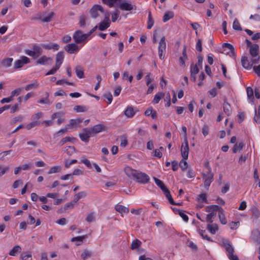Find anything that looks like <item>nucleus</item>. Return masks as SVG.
<instances>
[{
  "instance_id": "nucleus-1",
  "label": "nucleus",
  "mask_w": 260,
  "mask_h": 260,
  "mask_svg": "<svg viewBox=\"0 0 260 260\" xmlns=\"http://www.w3.org/2000/svg\"><path fill=\"white\" fill-rule=\"evenodd\" d=\"M166 38L163 36L161 38L159 41L158 46V53L159 59L164 60L165 59V54L166 52Z\"/></svg>"
},
{
  "instance_id": "nucleus-2",
  "label": "nucleus",
  "mask_w": 260,
  "mask_h": 260,
  "mask_svg": "<svg viewBox=\"0 0 260 260\" xmlns=\"http://www.w3.org/2000/svg\"><path fill=\"white\" fill-rule=\"evenodd\" d=\"M88 37L89 34H83L82 31L78 30L74 32L73 38L76 43L79 44L84 42Z\"/></svg>"
},
{
  "instance_id": "nucleus-3",
  "label": "nucleus",
  "mask_w": 260,
  "mask_h": 260,
  "mask_svg": "<svg viewBox=\"0 0 260 260\" xmlns=\"http://www.w3.org/2000/svg\"><path fill=\"white\" fill-rule=\"evenodd\" d=\"M203 179L204 182V186L208 188L213 180V173L212 172L210 168L209 169L207 173L203 174Z\"/></svg>"
},
{
  "instance_id": "nucleus-4",
  "label": "nucleus",
  "mask_w": 260,
  "mask_h": 260,
  "mask_svg": "<svg viewBox=\"0 0 260 260\" xmlns=\"http://www.w3.org/2000/svg\"><path fill=\"white\" fill-rule=\"evenodd\" d=\"M139 183L146 184L149 181V177L145 173L137 171L134 178Z\"/></svg>"
},
{
  "instance_id": "nucleus-5",
  "label": "nucleus",
  "mask_w": 260,
  "mask_h": 260,
  "mask_svg": "<svg viewBox=\"0 0 260 260\" xmlns=\"http://www.w3.org/2000/svg\"><path fill=\"white\" fill-rule=\"evenodd\" d=\"M54 15L55 13L53 12H50L49 13L42 12L38 14V18L43 22H49L52 20Z\"/></svg>"
},
{
  "instance_id": "nucleus-6",
  "label": "nucleus",
  "mask_w": 260,
  "mask_h": 260,
  "mask_svg": "<svg viewBox=\"0 0 260 260\" xmlns=\"http://www.w3.org/2000/svg\"><path fill=\"white\" fill-rule=\"evenodd\" d=\"M92 133L90 128H85L79 134L81 140L84 142H88L89 138L92 136Z\"/></svg>"
},
{
  "instance_id": "nucleus-7",
  "label": "nucleus",
  "mask_w": 260,
  "mask_h": 260,
  "mask_svg": "<svg viewBox=\"0 0 260 260\" xmlns=\"http://www.w3.org/2000/svg\"><path fill=\"white\" fill-rule=\"evenodd\" d=\"M42 52L41 48L38 46H35L32 50H26L25 53L33 58H37Z\"/></svg>"
},
{
  "instance_id": "nucleus-8",
  "label": "nucleus",
  "mask_w": 260,
  "mask_h": 260,
  "mask_svg": "<svg viewBox=\"0 0 260 260\" xmlns=\"http://www.w3.org/2000/svg\"><path fill=\"white\" fill-rule=\"evenodd\" d=\"M109 13L105 11L104 14V20L102 21L99 25V29L101 30H104L110 26V22L109 19Z\"/></svg>"
},
{
  "instance_id": "nucleus-9",
  "label": "nucleus",
  "mask_w": 260,
  "mask_h": 260,
  "mask_svg": "<svg viewBox=\"0 0 260 260\" xmlns=\"http://www.w3.org/2000/svg\"><path fill=\"white\" fill-rule=\"evenodd\" d=\"M224 246L227 252L228 256L230 260H239L237 255L234 254V248L230 244L225 243Z\"/></svg>"
},
{
  "instance_id": "nucleus-10",
  "label": "nucleus",
  "mask_w": 260,
  "mask_h": 260,
  "mask_svg": "<svg viewBox=\"0 0 260 260\" xmlns=\"http://www.w3.org/2000/svg\"><path fill=\"white\" fill-rule=\"evenodd\" d=\"M82 119L80 118L71 119L70 120L68 124H67V128L69 129H77L80 127V123Z\"/></svg>"
},
{
  "instance_id": "nucleus-11",
  "label": "nucleus",
  "mask_w": 260,
  "mask_h": 260,
  "mask_svg": "<svg viewBox=\"0 0 260 260\" xmlns=\"http://www.w3.org/2000/svg\"><path fill=\"white\" fill-rule=\"evenodd\" d=\"M91 16L95 18L101 15V14H105V11H104L103 8L100 5H94L90 11Z\"/></svg>"
},
{
  "instance_id": "nucleus-12",
  "label": "nucleus",
  "mask_w": 260,
  "mask_h": 260,
  "mask_svg": "<svg viewBox=\"0 0 260 260\" xmlns=\"http://www.w3.org/2000/svg\"><path fill=\"white\" fill-rule=\"evenodd\" d=\"M189 146L187 139H184L181 148V153L184 159H187L188 156Z\"/></svg>"
},
{
  "instance_id": "nucleus-13",
  "label": "nucleus",
  "mask_w": 260,
  "mask_h": 260,
  "mask_svg": "<svg viewBox=\"0 0 260 260\" xmlns=\"http://www.w3.org/2000/svg\"><path fill=\"white\" fill-rule=\"evenodd\" d=\"M77 43H71L69 44L64 47V50L70 54H74L77 53L80 49Z\"/></svg>"
},
{
  "instance_id": "nucleus-14",
  "label": "nucleus",
  "mask_w": 260,
  "mask_h": 260,
  "mask_svg": "<svg viewBox=\"0 0 260 260\" xmlns=\"http://www.w3.org/2000/svg\"><path fill=\"white\" fill-rule=\"evenodd\" d=\"M30 62V59L26 56H22L20 59L16 60L14 62V68L19 69L22 67L24 64Z\"/></svg>"
},
{
  "instance_id": "nucleus-15",
  "label": "nucleus",
  "mask_w": 260,
  "mask_h": 260,
  "mask_svg": "<svg viewBox=\"0 0 260 260\" xmlns=\"http://www.w3.org/2000/svg\"><path fill=\"white\" fill-rule=\"evenodd\" d=\"M52 62V58L50 57H47L45 55H43L39 57L35 62V64H41V65H49Z\"/></svg>"
},
{
  "instance_id": "nucleus-16",
  "label": "nucleus",
  "mask_w": 260,
  "mask_h": 260,
  "mask_svg": "<svg viewBox=\"0 0 260 260\" xmlns=\"http://www.w3.org/2000/svg\"><path fill=\"white\" fill-rule=\"evenodd\" d=\"M207 197L205 193L201 194L197 199V207L199 209L202 208L206 204H208Z\"/></svg>"
},
{
  "instance_id": "nucleus-17",
  "label": "nucleus",
  "mask_w": 260,
  "mask_h": 260,
  "mask_svg": "<svg viewBox=\"0 0 260 260\" xmlns=\"http://www.w3.org/2000/svg\"><path fill=\"white\" fill-rule=\"evenodd\" d=\"M223 46L228 49L229 51L225 52V49L224 50V53L229 55L231 57L233 58H235V53L234 52V48L233 45L229 43H224Z\"/></svg>"
},
{
  "instance_id": "nucleus-18",
  "label": "nucleus",
  "mask_w": 260,
  "mask_h": 260,
  "mask_svg": "<svg viewBox=\"0 0 260 260\" xmlns=\"http://www.w3.org/2000/svg\"><path fill=\"white\" fill-rule=\"evenodd\" d=\"M124 171L126 175L130 178L134 179L135 177L136 173L137 172V170L133 169L132 168L126 166L124 169Z\"/></svg>"
},
{
  "instance_id": "nucleus-19",
  "label": "nucleus",
  "mask_w": 260,
  "mask_h": 260,
  "mask_svg": "<svg viewBox=\"0 0 260 260\" xmlns=\"http://www.w3.org/2000/svg\"><path fill=\"white\" fill-rule=\"evenodd\" d=\"M92 134H97L106 131V127L102 124H98L90 128Z\"/></svg>"
},
{
  "instance_id": "nucleus-20",
  "label": "nucleus",
  "mask_w": 260,
  "mask_h": 260,
  "mask_svg": "<svg viewBox=\"0 0 260 260\" xmlns=\"http://www.w3.org/2000/svg\"><path fill=\"white\" fill-rule=\"evenodd\" d=\"M42 47L45 49L53 50L54 51H57L59 49V45L58 44L51 42L43 44Z\"/></svg>"
},
{
  "instance_id": "nucleus-21",
  "label": "nucleus",
  "mask_w": 260,
  "mask_h": 260,
  "mask_svg": "<svg viewBox=\"0 0 260 260\" xmlns=\"http://www.w3.org/2000/svg\"><path fill=\"white\" fill-rule=\"evenodd\" d=\"M259 46L257 44H253L249 48V53L251 57H259Z\"/></svg>"
},
{
  "instance_id": "nucleus-22",
  "label": "nucleus",
  "mask_w": 260,
  "mask_h": 260,
  "mask_svg": "<svg viewBox=\"0 0 260 260\" xmlns=\"http://www.w3.org/2000/svg\"><path fill=\"white\" fill-rule=\"evenodd\" d=\"M136 110L131 106H127L124 111V115L127 118H132L136 114Z\"/></svg>"
},
{
  "instance_id": "nucleus-23",
  "label": "nucleus",
  "mask_w": 260,
  "mask_h": 260,
  "mask_svg": "<svg viewBox=\"0 0 260 260\" xmlns=\"http://www.w3.org/2000/svg\"><path fill=\"white\" fill-rule=\"evenodd\" d=\"M241 63L243 67L245 69L250 70L251 69V63L247 57L245 56H242L241 57Z\"/></svg>"
},
{
  "instance_id": "nucleus-24",
  "label": "nucleus",
  "mask_w": 260,
  "mask_h": 260,
  "mask_svg": "<svg viewBox=\"0 0 260 260\" xmlns=\"http://www.w3.org/2000/svg\"><path fill=\"white\" fill-rule=\"evenodd\" d=\"M246 92L248 103L251 104H254V96L253 89L250 87H247Z\"/></svg>"
},
{
  "instance_id": "nucleus-25",
  "label": "nucleus",
  "mask_w": 260,
  "mask_h": 260,
  "mask_svg": "<svg viewBox=\"0 0 260 260\" xmlns=\"http://www.w3.org/2000/svg\"><path fill=\"white\" fill-rule=\"evenodd\" d=\"M218 217L220 223L222 224L227 223V220L225 217L224 211L222 208H218Z\"/></svg>"
},
{
  "instance_id": "nucleus-26",
  "label": "nucleus",
  "mask_w": 260,
  "mask_h": 260,
  "mask_svg": "<svg viewBox=\"0 0 260 260\" xmlns=\"http://www.w3.org/2000/svg\"><path fill=\"white\" fill-rule=\"evenodd\" d=\"M64 59V54L62 52H59L56 55L55 65L60 67Z\"/></svg>"
},
{
  "instance_id": "nucleus-27",
  "label": "nucleus",
  "mask_w": 260,
  "mask_h": 260,
  "mask_svg": "<svg viewBox=\"0 0 260 260\" xmlns=\"http://www.w3.org/2000/svg\"><path fill=\"white\" fill-rule=\"evenodd\" d=\"M63 115L62 112H56L52 115V119H55L56 118H57L56 123L58 125H60L63 121L64 119L61 118V116Z\"/></svg>"
},
{
  "instance_id": "nucleus-28",
  "label": "nucleus",
  "mask_w": 260,
  "mask_h": 260,
  "mask_svg": "<svg viewBox=\"0 0 260 260\" xmlns=\"http://www.w3.org/2000/svg\"><path fill=\"white\" fill-rule=\"evenodd\" d=\"M21 250V247L19 245H16L14 246L13 248L9 251V254L12 256H15L18 253H20Z\"/></svg>"
},
{
  "instance_id": "nucleus-29",
  "label": "nucleus",
  "mask_w": 260,
  "mask_h": 260,
  "mask_svg": "<svg viewBox=\"0 0 260 260\" xmlns=\"http://www.w3.org/2000/svg\"><path fill=\"white\" fill-rule=\"evenodd\" d=\"M187 59V55L186 53V48L184 47L182 51V55L179 58V64L181 67H184L185 66V61Z\"/></svg>"
},
{
  "instance_id": "nucleus-30",
  "label": "nucleus",
  "mask_w": 260,
  "mask_h": 260,
  "mask_svg": "<svg viewBox=\"0 0 260 260\" xmlns=\"http://www.w3.org/2000/svg\"><path fill=\"white\" fill-rule=\"evenodd\" d=\"M165 93L162 92H158L156 93L152 100V103L154 104H158L159 101L165 96Z\"/></svg>"
},
{
  "instance_id": "nucleus-31",
  "label": "nucleus",
  "mask_w": 260,
  "mask_h": 260,
  "mask_svg": "<svg viewBox=\"0 0 260 260\" xmlns=\"http://www.w3.org/2000/svg\"><path fill=\"white\" fill-rule=\"evenodd\" d=\"M119 8L122 10L124 11H130L133 9L132 5L127 2H122L119 4Z\"/></svg>"
},
{
  "instance_id": "nucleus-32",
  "label": "nucleus",
  "mask_w": 260,
  "mask_h": 260,
  "mask_svg": "<svg viewBox=\"0 0 260 260\" xmlns=\"http://www.w3.org/2000/svg\"><path fill=\"white\" fill-rule=\"evenodd\" d=\"M115 208L117 212L121 214L128 212V208L121 205L118 204L116 205Z\"/></svg>"
},
{
  "instance_id": "nucleus-33",
  "label": "nucleus",
  "mask_w": 260,
  "mask_h": 260,
  "mask_svg": "<svg viewBox=\"0 0 260 260\" xmlns=\"http://www.w3.org/2000/svg\"><path fill=\"white\" fill-rule=\"evenodd\" d=\"M207 229L211 234H215L218 230V226L217 224H208Z\"/></svg>"
},
{
  "instance_id": "nucleus-34",
  "label": "nucleus",
  "mask_w": 260,
  "mask_h": 260,
  "mask_svg": "<svg viewBox=\"0 0 260 260\" xmlns=\"http://www.w3.org/2000/svg\"><path fill=\"white\" fill-rule=\"evenodd\" d=\"M252 238L255 242L260 243V231L257 230L253 231L252 233Z\"/></svg>"
},
{
  "instance_id": "nucleus-35",
  "label": "nucleus",
  "mask_w": 260,
  "mask_h": 260,
  "mask_svg": "<svg viewBox=\"0 0 260 260\" xmlns=\"http://www.w3.org/2000/svg\"><path fill=\"white\" fill-rule=\"evenodd\" d=\"M20 258L21 260H31L32 254L30 251H25L22 253L20 255Z\"/></svg>"
},
{
  "instance_id": "nucleus-36",
  "label": "nucleus",
  "mask_w": 260,
  "mask_h": 260,
  "mask_svg": "<svg viewBox=\"0 0 260 260\" xmlns=\"http://www.w3.org/2000/svg\"><path fill=\"white\" fill-rule=\"evenodd\" d=\"M174 16V12L172 11H167L166 12L162 18V20L164 22H166L168 21L171 19L173 18Z\"/></svg>"
},
{
  "instance_id": "nucleus-37",
  "label": "nucleus",
  "mask_w": 260,
  "mask_h": 260,
  "mask_svg": "<svg viewBox=\"0 0 260 260\" xmlns=\"http://www.w3.org/2000/svg\"><path fill=\"white\" fill-rule=\"evenodd\" d=\"M39 84L36 80L32 81L31 83L27 84L25 87V90L28 91L31 89H35L38 87Z\"/></svg>"
},
{
  "instance_id": "nucleus-38",
  "label": "nucleus",
  "mask_w": 260,
  "mask_h": 260,
  "mask_svg": "<svg viewBox=\"0 0 260 260\" xmlns=\"http://www.w3.org/2000/svg\"><path fill=\"white\" fill-rule=\"evenodd\" d=\"M75 72L77 76L80 79L83 78L84 76V71L81 66H77L75 68Z\"/></svg>"
},
{
  "instance_id": "nucleus-39",
  "label": "nucleus",
  "mask_w": 260,
  "mask_h": 260,
  "mask_svg": "<svg viewBox=\"0 0 260 260\" xmlns=\"http://www.w3.org/2000/svg\"><path fill=\"white\" fill-rule=\"evenodd\" d=\"M85 238V236H78L73 237L71 239L72 242H76V245L77 246H79L81 244V243L83 242V239Z\"/></svg>"
},
{
  "instance_id": "nucleus-40",
  "label": "nucleus",
  "mask_w": 260,
  "mask_h": 260,
  "mask_svg": "<svg viewBox=\"0 0 260 260\" xmlns=\"http://www.w3.org/2000/svg\"><path fill=\"white\" fill-rule=\"evenodd\" d=\"M86 196V193L85 191H81L76 194L74 196L73 202L76 203L81 198L85 197Z\"/></svg>"
},
{
  "instance_id": "nucleus-41",
  "label": "nucleus",
  "mask_w": 260,
  "mask_h": 260,
  "mask_svg": "<svg viewBox=\"0 0 260 260\" xmlns=\"http://www.w3.org/2000/svg\"><path fill=\"white\" fill-rule=\"evenodd\" d=\"M41 122L40 121H32L28 123L25 125V128L27 130H30L35 126L40 125Z\"/></svg>"
},
{
  "instance_id": "nucleus-42",
  "label": "nucleus",
  "mask_w": 260,
  "mask_h": 260,
  "mask_svg": "<svg viewBox=\"0 0 260 260\" xmlns=\"http://www.w3.org/2000/svg\"><path fill=\"white\" fill-rule=\"evenodd\" d=\"M12 61L13 58L9 57L4 59L2 61V63L4 67L8 68L11 66Z\"/></svg>"
},
{
  "instance_id": "nucleus-43",
  "label": "nucleus",
  "mask_w": 260,
  "mask_h": 260,
  "mask_svg": "<svg viewBox=\"0 0 260 260\" xmlns=\"http://www.w3.org/2000/svg\"><path fill=\"white\" fill-rule=\"evenodd\" d=\"M166 198L168 200L169 202L172 204H175L173 198L170 194L169 191L166 188L165 189L162 190Z\"/></svg>"
},
{
  "instance_id": "nucleus-44",
  "label": "nucleus",
  "mask_w": 260,
  "mask_h": 260,
  "mask_svg": "<svg viewBox=\"0 0 260 260\" xmlns=\"http://www.w3.org/2000/svg\"><path fill=\"white\" fill-rule=\"evenodd\" d=\"M244 144L242 142L235 144L233 148V152L236 153L237 151L242 150Z\"/></svg>"
},
{
  "instance_id": "nucleus-45",
  "label": "nucleus",
  "mask_w": 260,
  "mask_h": 260,
  "mask_svg": "<svg viewBox=\"0 0 260 260\" xmlns=\"http://www.w3.org/2000/svg\"><path fill=\"white\" fill-rule=\"evenodd\" d=\"M219 208L217 205H210L206 207L205 211L209 213H214V211H216Z\"/></svg>"
},
{
  "instance_id": "nucleus-46",
  "label": "nucleus",
  "mask_w": 260,
  "mask_h": 260,
  "mask_svg": "<svg viewBox=\"0 0 260 260\" xmlns=\"http://www.w3.org/2000/svg\"><path fill=\"white\" fill-rule=\"evenodd\" d=\"M61 170V168L59 166H55L52 167L48 171V174H52L59 172Z\"/></svg>"
},
{
  "instance_id": "nucleus-47",
  "label": "nucleus",
  "mask_w": 260,
  "mask_h": 260,
  "mask_svg": "<svg viewBox=\"0 0 260 260\" xmlns=\"http://www.w3.org/2000/svg\"><path fill=\"white\" fill-rule=\"evenodd\" d=\"M165 98L164 99V102L165 103V106L166 107H169L171 106V95L169 92H167L165 95Z\"/></svg>"
},
{
  "instance_id": "nucleus-48",
  "label": "nucleus",
  "mask_w": 260,
  "mask_h": 260,
  "mask_svg": "<svg viewBox=\"0 0 260 260\" xmlns=\"http://www.w3.org/2000/svg\"><path fill=\"white\" fill-rule=\"evenodd\" d=\"M92 255L91 251L88 250H84L82 253L81 256L83 260H86Z\"/></svg>"
},
{
  "instance_id": "nucleus-49",
  "label": "nucleus",
  "mask_w": 260,
  "mask_h": 260,
  "mask_svg": "<svg viewBox=\"0 0 260 260\" xmlns=\"http://www.w3.org/2000/svg\"><path fill=\"white\" fill-rule=\"evenodd\" d=\"M154 180L156 184L162 190L165 189L166 188L165 185L164 183L159 179L156 178V177H153Z\"/></svg>"
},
{
  "instance_id": "nucleus-50",
  "label": "nucleus",
  "mask_w": 260,
  "mask_h": 260,
  "mask_svg": "<svg viewBox=\"0 0 260 260\" xmlns=\"http://www.w3.org/2000/svg\"><path fill=\"white\" fill-rule=\"evenodd\" d=\"M233 28L235 30H241L242 28L238 19L235 18L233 23Z\"/></svg>"
},
{
  "instance_id": "nucleus-51",
  "label": "nucleus",
  "mask_w": 260,
  "mask_h": 260,
  "mask_svg": "<svg viewBox=\"0 0 260 260\" xmlns=\"http://www.w3.org/2000/svg\"><path fill=\"white\" fill-rule=\"evenodd\" d=\"M43 113L41 112H38L32 115L31 120L32 121H39V119L42 116Z\"/></svg>"
},
{
  "instance_id": "nucleus-52",
  "label": "nucleus",
  "mask_w": 260,
  "mask_h": 260,
  "mask_svg": "<svg viewBox=\"0 0 260 260\" xmlns=\"http://www.w3.org/2000/svg\"><path fill=\"white\" fill-rule=\"evenodd\" d=\"M223 110L224 112L228 115H229L231 113V109L230 105L227 103L224 102L223 104Z\"/></svg>"
},
{
  "instance_id": "nucleus-53",
  "label": "nucleus",
  "mask_w": 260,
  "mask_h": 260,
  "mask_svg": "<svg viewBox=\"0 0 260 260\" xmlns=\"http://www.w3.org/2000/svg\"><path fill=\"white\" fill-rule=\"evenodd\" d=\"M22 89H23L22 88H16L15 90H13L11 92V97L12 98H13L14 96H17V95H19L21 93Z\"/></svg>"
},
{
  "instance_id": "nucleus-54",
  "label": "nucleus",
  "mask_w": 260,
  "mask_h": 260,
  "mask_svg": "<svg viewBox=\"0 0 260 260\" xmlns=\"http://www.w3.org/2000/svg\"><path fill=\"white\" fill-rule=\"evenodd\" d=\"M199 69L197 65H191L190 67L191 75L195 76L199 73Z\"/></svg>"
},
{
  "instance_id": "nucleus-55",
  "label": "nucleus",
  "mask_w": 260,
  "mask_h": 260,
  "mask_svg": "<svg viewBox=\"0 0 260 260\" xmlns=\"http://www.w3.org/2000/svg\"><path fill=\"white\" fill-rule=\"evenodd\" d=\"M146 85H151V83L153 81V78L151 77V73H148L145 77Z\"/></svg>"
},
{
  "instance_id": "nucleus-56",
  "label": "nucleus",
  "mask_w": 260,
  "mask_h": 260,
  "mask_svg": "<svg viewBox=\"0 0 260 260\" xmlns=\"http://www.w3.org/2000/svg\"><path fill=\"white\" fill-rule=\"evenodd\" d=\"M74 110L76 112H83L86 110V108L84 106L77 105L74 107Z\"/></svg>"
},
{
  "instance_id": "nucleus-57",
  "label": "nucleus",
  "mask_w": 260,
  "mask_h": 260,
  "mask_svg": "<svg viewBox=\"0 0 260 260\" xmlns=\"http://www.w3.org/2000/svg\"><path fill=\"white\" fill-rule=\"evenodd\" d=\"M154 20L152 19L151 13H149L148 15V25H147V28L150 29L154 25Z\"/></svg>"
},
{
  "instance_id": "nucleus-58",
  "label": "nucleus",
  "mask_w": 260,
  "mask_h": 260,
  "mask_svg": "<svg viewBox=\"0 0 260 260\" xmlns=\"http://www.w3.org/2000/svg\"><path fill=\"white\" fill-rule=\"evenodd\" d=\"M141 243V241L137 239L134 240L131 244L132 249H135L138 248L140 245Z\"/></svg>"
},
{
  "instance_id": "nucleus-59",
  "label": "nucleus",
  "mask_w": 260,
  "mask_h": 260,
  "mask_svg": "<svg viewBox=\"0 0 260 260\" xmlns=\"http://www.w3.org/2000/svg\"><path fill=\"white\" fill-rule=\"evenodd\" d=\"M120 12L118 10H116L114 12L112 13V21L114 22L118 19Z\"/></svg>"
},
{
  "instance_id": "nucleus-60",
  "label": "nucleus",
  "mask_w": 260,
  "mask_h": 260,
  "mask_svg": "<svg viewBox=\"0 0 260 260\" xmlns=\"http://www.w3.org/2000/svg\"><path fill=\"white\" fill-rule=\"evenodd\" d=\"M176 212L177 213L179 214V215L182 217V219L185 221L187 222L188 220V216L185 214L183 212L180 211V210H176Z\"/></svg>"
},
{
  "instance_id": "nucleus-61",
  "label": "nucleus",
  "mask_w": 260,
  "mask_h": 260,
  "mask_svg": "<svg viewBox=\"0 0 260 260\" xmlns=\"http://www.w3.org/2000/svg\"><path fill=\"white\" fill-rule=\"evenodd\" d=\"M103 3L107 5L110 7H112L119 0H102Z\"/></svg>"
},
{
  "instance_id": "nucleus-62",
  "label": "nucleus",
  "mask_w": 260,
  "mask_h": 260,
  "mask_svg": "<svg viewBox=\"0 0 260 260\" xmlns=\"http://www.w3.org/2000/svg\"><path fill=\"white\" fill-rule=\"evenodd\" d=\"M240 225L239 221H232L229 223V226L231 230H236Z\"/></svg>"
},
{
  "instance_id": "nucleus-63",
  "label": "nucleus",
  "mask_w": 260,
  "mask_h": 260,
  "mask_svg": "<svg viewBox=\"0 0 260 260\" xmlns=\"http://www.w3.org/2000/svg\"><path fill=\"white\" fill-rule=\"evenodd\" d=\"M66 151L68 155H72L75 152V148L73 146H68L66 148Z\"/></svg>"
},
{
  "instance_id": "nucleus-64",
  "label": "nucleus",
  "mask_w": 260,
  "mask_h": 260,
  "mask_svg": "<svg viewBox=\"0 0 260 260\" xmlns=\"http://www.w3.org/2000/svg\"><path fill=\"white\" fill-rule=\"evenodd\" d=\"M179 166L183 170H185V169H186L188 167V164L187 162H186V159H184L182 158V159L180 162Z\"/></svg>"
}]
</instances>
